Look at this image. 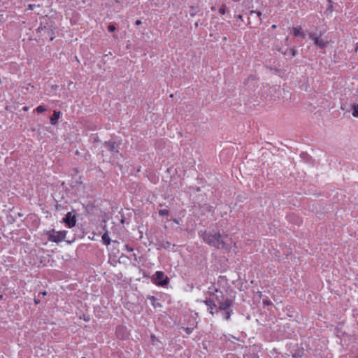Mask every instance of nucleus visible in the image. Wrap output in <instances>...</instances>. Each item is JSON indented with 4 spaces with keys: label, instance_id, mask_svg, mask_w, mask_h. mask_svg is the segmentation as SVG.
I'll use <instances>...</instances> for the list:
<instances>
[{
    "label": "nucleus",
    "instance_id": "obj_26",
    "mask_svg": "<svg viewBox=\"0 0 358 358\" xmlns=\"http://www.w3.org/2000/svg\"><path fill=\"white\" fill-rule=\"evenodd\" d=\"M83 319H84L85 321L88 322V321H90V316L89 315H87V316L84 315Z\"/></svg>",
    "mask_w": 358,
    "mask_h": 358
},
{
    "label": "nucleus",
    "instance_id": "obj_10",
    "mask_svg": "<svg viewBox=\"0 0 358 358\" xmlns=\"http://www.w3.org/2000/svg\"><path fill=\"white\" fill-rule=\"evenodd\" d=\"M146 299L150 301L151 304L154 307V308H157L162 307V304L159 302H157V299L155 296L148 295L146 296Z\"/></svg>",
    "mask_w": 358,
    "mask_h": 358
},
{
    "label": "nucleus",
    "instance_id": "obj_19",
    "mask_svg": "<svg viewBox=\"0 0 358 358\" xmlns=\"http://www.w3.org/2000/svg\"><path fill=\"white\" fill-rule=\"evenodd\" d=\"M169 214V210L166 209H162L159 210V215L160 216H168Z\"/></svg>",
    "mask_w": 358,
    "mask_h": 358
},
{
    "label": "nucleus",
    "instance_id": "obj_32",
    "mask_svg": "<svg viewBox=\"0 0 358 358\" xmlns=\"http://www.w3.org/2000/svg\"><path fill=\"white\" fill-rule=\"evenodd\" d=\"M82 358H85V357H82Z\"/></svg>",
    "mask_w": 358,
    "mask_h": 358
},
{
    "label": "nucleus",
    "instance_id": "obj_16",
    "mask_svg": "<svg viewBox=\"0 0 358 358\" xmlns=\"http://www.w3.org/2000/svg\"><path fill=\"white\" fill-rule=\"evenodd\" d=\"M208 311L212 315H214L215 313H218L217 303L215 302V306H210L208 307Z\"/></svg>",
    "mask_w": 358,
    "mask_h": 358
},
{
    "label": "nucleus",
    "instance_id": "obj_30",
    "mask_svg": "<svg viewBox=\"0 0 358 358\" xmlns=\"http://www.w3.org/2000/svg\"><path fill=\"white\" fill-rule=\"evenodd\" d=\"M276 27H277V26H276L275 24H273L271 27H272L273 29H275V28H276Z\"/></svg>",
    "mask_w": 358,
    "mask_h": 358
},
{
    "label": "nucleus",
    "instance_id": "obj_13",
    "mask_svg": "<svg viewBox=\"0 0 358 358\" xmlns=\"http://www.w3.org/2000/svg\"><path fill=\"white\" fill-rule=\"evenodd\" d=\"M232 313H233V310H231V309L223 310L222 316L226 320L229 321L231 318V315Z\"/></svg>",
    "mask_w": 358,
    "mask_h": 358
},
{
    "label": "nucleus",
    "instance_id": "obj_12",
    "mask_svg": "<svg viewBox=\"0 0 358 358\" xmlns=\"http://www.w3.org/2000/svg\"><path fill=\"white\" fill-rule=\"evenodd\" d=\"M292 31H293V34L295 36H301L303 38H306V34L303 32L301 31V27H293Z\"/></svg>",
    "mask_w": 358,
    "mask_h": 358
},
{
    "label": "nucleus",
    "instance_id": "obj_23",
    "mask_svg": "<svg viewBox=\"0 0 358 358\" xmlns=\"http://www.w3.org/2000/svg\"><path fill=\"white\" fill-rule=\"evenodd\" d=\"M253 13H257V16H258L259 17H261V16H262V13H261L260 11L251 10V11H250V14L252 15V14H253ZM259 19L261 20V18H259Z\"/></svg>",
    "mask_w": 358,
    "mask_h": 358
},
{
    "label": "nucleus",
    "instance_id": "obj_31",
    "mask_svg": "<svg viewBox=\"0 0 358 358\" xmlns=\"http://www.w3.org/2000/svg\"><path fill=\"white\" fill-rule=\"evenodd\" d=\"M133 255H134L135 259H136V254H134Z\"/></svg>",
    "mask_w": 358,
    "mask_h": 358
},
{
    "label": "nucleus",
    "instance_id": "obj_9",
    "mask_svg": "<svg viewBox=\"0 0 358 358\" xmlns=\"http://www.w3.org/2000/svg\"><path fill=\"white\" fill-rule=\"evenodd\" d=\"M256 83L255 76H251L244 81V85L248 86V89L252 90V87L255 86Z\"/></svg>",
    "mask_w": 358,
    "mask_h": 358
},
{
    "label": "nucleus",
    "instance_id": "obj_17",
    "mask_svg": "<svg viewBox=\"0 0 358 358\" xmlns=\"http://www.w3.org/2000/svg\"><path fill=\"white\" fill-rule=\"evenodd\" d=\"M203 302L208 306V308L210 306H215V301L213 299H212V298L206 299Z\"/></svg>",
    "mask_w": 358,
    "mask_h": 358
},
{
    "label": "nucleus",
    "instance_id": "obj_11",
    "mask_svg": "<svg viewBox=\"0 0 358 358\" xmlns=\"http://www.w3.org/2000/svg\"><path fill=\"white\" fill-rule=\"evenodd\" d=\"M61 112L55 110L52 117H50V123L55 125L57 123L58 119L60 117Z\"/></svg>",
    "mask_w": 358,
    "mask_h": 358
},
{
    "label": "nucleus",
    "instance_id": "obj_27",
    "mask_svg": "<svg viewBox=\"0 0 358 358\" xmlns=\"http://www.w3.org/2000/svg\"><path fill=\"white\" fill-rule=\"evenodd\" d=\"M136 25H140V24H141V20H136Z\"/></svg>",
    "mask_w": 358,
    "mask_h": 358
},
{
    "label": "nucleus",
    "instance_id": "obj_5",
    "mask_svg": "<svg viewBox=\"0 0 358 358\" xmlns=\"http://www.w3.org/2000/svg\"><path fill=\"white\" fill-rule=\"evenodd\" d=\"M233 301L229 298L224 299L217 303L218 312L231 309Z\"/></svg>",
    "mask_w": 358,
    "mask_h": 358
},
{
    "label": "nucleus",
    "instance_id": "obj_20",
    "mask_svg": "<svg viewBox=\"0 0 358 358\" xmlns=\"http://www.w3.org/2000/svg\"><path fill=\"white\" fill-rule=\"evenodd\" d=\"M226 10H227V6L226 5H222L220 9H219V12L220 14L222 15H224L225 13H226Z\"/></svg>",
    "mask_w": 358,
    "mask_h": 358
},
{
    "label": "nucleus",
    "instance_id": "obj_25",
    "mask_svg": "<svg viewBox=\"0 0 358 358\" xmlns=\"http://www.w3.org/2000/svg\"><path fill=\"white\" fill-rule=\"evenodd\" d=\"M290 53L292 54V56L294 57L296 55V50L295 49H291L289 50Z\"/></svg>",
    "mask_w": 358,
    "mask_h": 358
},
{
    "label": "nucleus",
    "instance_id": "obj_2",
    "mask_svg": "<svg viewBox=\"0 0 358 358\" xmlns=\"http://www.w3.org/2000/svg\"><path fill=\"white\" fill-rule=\"evenodd\" d=\"M66 234L67 231L65 230L57 231L56 234L54 229L47 231L48 241L56 243H59L64 241L66 238Z\"/></svg>",
    "mask_w": 358,
    "mask_h": 358
},
{
    "label": "nucleus",
    "instance_id": "obj_24",
    "mask_svg": "<svg viewBox=\"0 0 358 358\" xmlns=\"http://www.w3.org/2000/svg\"><path fill=\"white\" fill-rule=\"evenodd\" d=\"M124 248L129 252H131L134 250V249L132 248H131L129 245H125Z\"/></svg>",
    "mask_w": 358,
    "mask_h": 358
},
{
    "label": "nucleus",
    "instance_id": "obj_29",
    "mask_svg": "<svg viewBox=\"0 0 358 358\" xmlns=\"http://www.w3.org/2000/svg\"><path fill=\"white\" fill-rule=\"evenodd\" d=\"M238 17L240 20H243V16H242V15H239L238 16Z\"/></svg>",
    "mask_w": 358,
    "mask_h": 358
},
{
    "label": "nucleus",
    "instance_id": "obj_15",
    "mask_svg": "<svg viewBox=\"0 0 358 358\" xmlns=\"http://www.w3.org/2000/svg\"><path fill=\"white\" fill-rule=\"evenodd\" d=\"M102 241H103V243L106 245H110V238H109V236H108V231H106V232L102 235Z\"/></svg>",
    "mask_w": 358,
    "mask_h": 358
},
{
    "label": "nucleus",
    "instance_id": "obj_8",
    "mask_svg": "<svg viewBox=\"0 0 358 358\" xmlns=\"http://www.w3.org/2000/svg\"><path fill=\"white\" fill-rule=\"evenodd\" d=\"M210 296L212 298V299L214 300V301L216 303H218L219 302H220L221 301H223L224 299H226L222 293V292L218 290V289H215V292L214 293H212L210 294Z\"/></svg>",
    "mask_w": 358,
    "mask_h": 358
},
{
    "label": "nucleus",
    "instance_id": "obj_3",
    "mask_svg": "<svg viewBox=\"0 0 358 358\" xmlns=\"http://www.w3.org/2000/svg\"><path fill=\"white\" fill-rule=\"evenodd\" d=\"M155 284L164 287L169 282V278L167 276H165L164 273L163 271H157L155 273Z\"/></svg>",
    "mask_w": 358,
    "mask_h": 358
},
{
    "label": "nucleus",
    "instance_id": "obj_1",
    "mask_svg": "<svg viewBox=\"0 0 358 358\" xmlns=\"http://www.w3.org/2000/svg\"><path fill=\"white\" fill-rule=\"evenodd\" d=\"M200 236L203 242L216 249H227L226 236H222L219 231H201Z\"/></svg>",
    "mask_w": 358,
    "mask_h": 358
},
{
    "label": "nucleus",
    "instance_id": "obj_28",
    "mask_svg": "<svg viewBox=\"0 0 358 358\" xmlns=\"http://www.w3.org/2000/svg\"><path fill=\"white\" fill-rule=\"evenodd\" d=\"M29 8H30V9H31V10H32V9H33V7H34V5L29 4Z\"/></svg>",
    "mask_w": 358,
    "mask_h": 358
},
{
    "label": "nucleus",
    "instance_id": "obj_6",
    "mask_svg": "<svg viewBox=\"0 0 358 358\" xmlns=\"http://www.w3.org/2000/svg\"><path fill=\"white\" fill-rule=\"evenodd\" d=\"M309 38L314 41L315 44L318 47L322 48H324L327 45V42L323 39L318 37L316 34L310 33L309 34Z\"/></svg>",
    "mask_w": 358,
    "mask_h": 358
},
{
    "label": "nucleus",
    "instance_id": "obj_7",
    "mask_svg": "<svg viewBox=\"0 0 358 358\" xmlns=\"http://www.w3.org/2000/svg\"><path fill=\"white\" fill-rule=\"evenodd\" d=\"M104 146L113 155H115V154H117L119 152L117 144L115 141H106L104 143Z\"/></svg>",
    "mask_w": 358,
    "mask_h": 358
},
{
    "label": "nucleus",
    "instance_id": "obj_22",
    "mask_svg": "<svg viewBox=\"0 0 358 358\" xmlns=\"http://www.w3.org/2000/svg\"><path fill=\"white\" fill-rule=\"evenodd\" d=\"M115 25L112 24H110L108 26V31L110 32H113L115 30Z\"/></svg>",
    "mask_w": 358,
    "mask_h": 358
},
{
    "label": "nucleus",
    "instance_id": "obj_18",
    "mask_svg": "<svg viewBox=\"0 0 358 358\" xmlns=\"http://www.w3.org/2000/svg\"><path fill=\"white\" fill-rule=\"evenodd\" d=\"M352 114L353 117H358V103L354 105Z\"/></svg>",
    "mask_w": 358,
    "mask_h": 358
},
{
    "label": "nucleus",
    "instance_id": "obj_21",
    "mask_svg": "<svg viewBox=\"0 0 358 358\" xmlns=\"http://www.w3.org/2000/svg\"><path fill=\"white\" fill-rule=\"evenodd\" d=\"M45 110H46L44 106H38L36 108V111L38 113H43V112L45 111Z\"/></svg>",
    "mask_w": 358,
    "mask_h": 358
},
{
    "label": "nucleus",
    "instance_id": "obj_14",
    "mask_svg": "<svg viewBox=\"0 0 358 358\" xmlns=\"http://www.w3.org/2000/svg\"><path fill=\"white\" fill-rule=\"evenodd\" d=\"M47 295V292L45 291L41 292L38 293V296L34 298V303L35 304H39L41 303V297H43L44 296Z\"/></svg>",
    "mask_w": 358,
    "mask_h": 358
},
{
    "label": "nucleus",
    "instance_id": "obj_4",
    "mask_svg": "<svg viewBox=\"0 0 358 358\" xmlns=\"http://www.w3.org/2000/svg\"><path fill=\"white\" fill-rule=\"evenodd\" d=\"M76 213H73L72 212H68L63 219V222L69 228L76 226Z\"/></svg>",
    "mask_w": 358,
    "mask_h": 358
}]
</instances>
